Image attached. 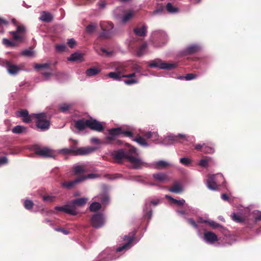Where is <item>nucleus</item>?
<instances>
[{
  "label": "nucleus",
  "instance_id": "obj_58",
  "mask_svg": "<svg viewBox=\"0 0 261 261\" xmlns=\"http://www.w3.org/2000/svg\"><path fill=\"white\" fill-rule=\"evenodd\" d=\"M73 169L76 174H80L84 172L83 168L80 165H75L73 167Z\"/></svg>",
  "mask_w": 261,
  "mask_h": 261
},
{
  "label": "nucleus",
  "instance_id": "obj_20",
  "mask_svg": "<svg viewBox=\"0 0 261 261\" xmlns=\"http://www.w3.org/2000/svg\"><path fill=\"white\" fill-rule=\"evenodd\" d=\"M82 181L83 178L78 177L75 179L69 182H62L61 183V186L64 189L69 190L73 188L76 185Z\"/></svg>",
  "mask_w": 261,
  "mask_h": 261
},
{
  "label": "nucleus",
  "instance_id": "obj_62",
  "mask_svg": "<svg viewBox=\"0 0 261 261\" xmlns=\"http://www.w3.org/2000/svg\"><path fill=\"white\" fill-rule=\"evenodd\" d=\"M8 163L9 160L6 156H3L0 158V167L6 165Z\"/></svg>",
  "mask_w": 261,
  "mask_h": 261
},
{
  "label": "nucleus",
  "instance_id": "obj_47",
  "mask_svg": "<svg viewBox=\"0 0 261 261\" xmlns=\"http://www.w3.org/2000/svg\"><path fill=\"white\" fill-rule=\"evenodd\" d=\"M106 176L111 180H116L119 178H123L124 179L127 180V177H124L123 175L120 173H115L113 176H110L109 174H107Z\"/></svg>",
  "mask_w": 261,
  "mask_h": 261
},
{
  "label": "nucleus",
  "instance_id": "obj_26",
  "mask_svg": "<svg viewBox=\"0 0 261 261\" xmlns=\"http://www.w3.org/2000/svg\"><path fill=\"white\" fill-rule=\"evenodd\" d=\"M152 176L155 181H159L160 182H164L168 179L167 175L163 172L154 173Z\"/></svg>",
  "mask_w": 261,
  "mask_h": 261
},
{
  "label": "nucleus",
  "instance_id": "obj_36",
  "mask_svg": "<svg viewBox=\"0 0 261 261\" xmlns=\"http://www.w3.org/2000/svg\"><path fill=\"white\" fill-rule=\"evenodd\" d=\"M55 210L58 211L63 212L65 214L70 215V212L69 208L68 202L62 206H56Z\"/></svg>",
  "mask_w": 261,
  "mask_h": 261
},
{
  "label": "nucleus",
  "instance_id": "obj_8",
  "mask_svg": "<svg viewBox=\"0 0 261 261\" xmlns=\"http://www.w3.org/2000/svg\"><path fill=\"white\" fill-rule=\"evenodd\" d=\"M140 162H141L140 163V169L144 167L151 169L160 170L166 167V166H172V165L171 163L163 160H160L149 163L144 162L142 159H141Z\"/></svg>",
  "mask_w": 261,
  "mask_h": 261
},
{
  "label": "nucleus",
  "instance_id": "obj_55",
  "mask_svg": "<svg viewBox=\"0 0 261 261\" xmlns=\"http://www.w3.org/2000/svg\"><path fill=\"white\" fill-rule=\"evenodd\" d=\"M20 55L23 56L31 57L34 55V52L32 50L26 49L25 50H22Z\"/></svg>",
  "mask_w": 261,
  "mask_h": 261
},
{
  "label": "nucleus",
  "instance_id": "obj_40",
  "mask_svg": "<svg viewBox=\"0 0 261 261\" xmlns=\"http://www.w3.org/2000/svg\"><path fill=\"white\" fill-rule=\"evenodd\" d=\"M179 163L182 165L188 167L192 166V161L186 156L180 158Z\"/></svg>",
  "mask_w": 261,
  "mask_h": 261
},
{
  "label": "nucleus",
  "instance_id": "obj_29",
  "mask_svg": "<svg viewBox=\"0 0 261 261\" xmlns=\"http://www.w3.org/2000/svg\"><path fill=\"white\" fill-rule=\"evenodd\" d=\"M165 197L170 201L172 203L175 204L177 206H182L186 202L185 200L184 199H176L169 195H166Z\"/></svg>",
  "mask_w": 261,
  "mask_h": 261
},
{
  "label": "nucleus",
  "instance_id": "obj_15",
  "mask_svg": "<svg viewBox=\"0 0 261 261\" xmlns=\"http://www.w3.org/2000/svg\"><path fill=\"white\" fill-rule=\"evenodd\" d=\"M0 65L5 67L8 72L12 75H16L20 70L17 65L13 64L8 61H1Z\"/></svg>",
  "mask_w": 261,
  "mask_h": 261
},
{
  "label": "nucleus",
  "instance_id": "obj_11",
  "mask_svg": "<svg viewBox=\"0 0 261 261\" xmlns=\"http://www.w3.org/2000/svg\"><path fill=\"white\" fill-rule=\"evenodd\" d=\"M34 150L35 154L42 158H55L56 154L55 150L47 147H42L38 145H35L34 147Z\"/></svg>",
  "mask_w": 261,
  "mask_h": 261
},
{
  "label": "nucleus",
  "instance_id": "obj_35",
  "mask_svg": "<svg viewBox=\"0 0 261 261\" xmlns=\"http://www.w3.org/2000/svg\"><path fill=\"white\" fill-rule=\"evenodd\" d=\"M50 65V62H47L43 64H35L34 65V68L36 71H39L40 69H49Z\"/></svg>",
  "mask_w": 261,
  "mask_h": 261
},
{
  "label": "nucleus",
  "instance_id": "obj_38",
  "mask_svg": "<svg viewBox=\"0 0 261 261\" xmlns=\"http://www.w3.org/2000/svg\"><path fill=\"white\" fill-rule=\"evenodd\" d=\"M73 200H74L75 203L77 204L80 207H82L87 203L88 200V198L87 197H83L75 198Z\"/></svg>",
  "mask_w": 261,
  "mask_h": 261
},
{
  "label": "nucleus",
  "instance_id": "obj_22",
  "mask_svg": "<svg viewBox=\"0 0 261 261\" xmlns=\"http://www.w3.org/2000/svg\"><path fill=\"white\" fill-rule=\"evenodd\" d=\"M74 126L79 132L84 130L88 127L87 119H80L74 121Z\"/></svg>",
  "mask_w": 261,
  "mask_h": 261
},
{
  "label": "nucleus",
  "instance_id": "obj_2",
  "mask_svg": "<svg viewBox=\"0 0 261 261\" xmlns=\"http://www.w3.org/2000/svg\"><path fill=\"white\" fill-rule=\"evenodd\" d=\"M111 155L114 162L117 164H122L123 161H128L134 169H140L141 158L137 153V149L133 146L129 148H120L114 150Z\"/></svg>",
  "mask_w": 261,
  "mask_h": 261
},
{
  "label": "nucleus",
  "instance_id": "obj_25",
  "mask_svg": "<svg viewBox=\"0 0 261 261\" xmlns=\"http://www.w3.org/2000/svg\"><path fill=\"white\" fill-rule=\"evenodd\" d=\"M203 223L208 224L214 229H218L220 231H226V228L221 224L212 220H203Z\"/></svg>",
  "mask_w": 261,
  "mask_h": 261
},
{
  "label": "nucleus",
  "instance_id": "obj_31",
  "mask_svg": "<svg viewBox=\"0 0 261 261\" xmlns=\"http://www.w3.org/2000/svg\"><path fill=\"white\" fill-rule=\"evenodd\" d=\"M169 191L176 194H179L184 191L183 187L178 183H175L173 187L169 189Z\"/></svg>",
  "mask_w": 261,
  "mask_h": 261
},
{
  "label": "nucleus",
  "instance_id": "obj_48",
  "mask_svg": "<svg viewBox=\"0 0 261 261\" xmlns=\"http://www.w3.org/2000/svg\"><path fill=\"white\" fill-rule=\"evenodd\" d=\"M231 217H232V219L234 221H235L236 222H238V223H245V221H244L243 218L241 217V216L240 214H239L238 213H233L232 214Z\"/></svg>",
  "mask_w": 261,
  "mask_h": 261
},
{
  "label": "nucleus",
  "instance_id": "obj_60",
  "mask_svg": "<svg viewBox=\"0 0 261 261\" xmlns=\"http://www.w3.org/2000/svg\"><path fill=\"white\" fill-rule=\"evenodd\" d=\"M123 82L127 85H132L138 83V81L133 78H127V79L124 80Z\"/></svg>",
  "mask_w": 261,
  "mask_h": 261
},
{
  "label": "nucleus",
  "instance_id": "obj_59",
  "mask_svg": "<svg viewBox=\"0 0 261 261\" xmlns=\"http://www.w3.org/2000/svg\"><path fill=\"white\" fill-rule=\"evenodd\" d=\"M98 177V175L95 173H89L87 175H82L80 178H83V181L86 179H93Z\"/></svg>",
  "mask_w": 261,
  "mask_h": 261
},
{
  "label": "nucleus",
  "instance_id": "obj_44",
  "mask_svg": "<svg viewBox=\"0 0 261 261\" xmlns=\"http://www.w3.org/2000/svg\"><path fill=\"white\" fill-rule=\"evenodd\" d=\"M212 158L207 156L206 159H203L199 161L198 165L202 168H207L208 166V162L211 160Z\"/></svg>",
  "mask_w": 261,
  "mask_h": 261
},
{
  "label": "nucleus",
  "instance_id": "obj_19",
  "mask_svg": "<svg viewBox=\"0 0 261 261\" xmlns=\"http://www.w3.org/2000/svg\"><path fill=\"white\" fill-rule=\"evenodd\" d=\"M203 240L206 244L208 245H213L218 240L217 236L212 231H205Z\"/></svg>",
  "mask_w": 261,
  "mask_h": 261
},
{
  "label": "nucleus",
  "instance_id": "obj_51",
  "mask_svg": "<svg viewBox=\"0 0 261 261\" xmlns=\"http://www.w3.org/2000/svg\"><path fill=\"white\" fill-rule=\"evenodd\" d=\"M28 115H29V111L27 109H22L16 113V116L20 118L26 117Z\"/></svg>",
  "mask_w": 261,
  "mask_h": 261
},
{
  "label": "nucleus",
  "instance_id": "obj_28",
  "mask_svg": "<svg viewBox=\"0 0 261 261\" xmlns=\"http://www.w3.org/2000/svg\"><path fill=\"white\" fill-rule=\"evenodd\" d=\"M83 54L75 52L72 54L69 57L67 58V60L69 61H83Z\"/></svg>",
  "mask_w": 261,
  "mask_h": 261
},
{
  "label": "nucleus",
  "instance_id": "obj_10",
  "mask_svg": "<svg viewBox=\"0 0 261 261\" xmlns=\"http://www.w3.org/2000/svg\"><path fill=\"white\" fill-rule=\"evenodd\" d=\"M259 221H261V211L254 210L250 214L248 218L245 220V225L247 228L252 229Z\"/></svg>",
  "mask_w": 261,
  "mask_h": 261
},
{
  "label": "nucleus",
  "instance_id": "obj_42",
  "mask_svg": "<svg viewBox=\"0 0 261 261\" xmlns=\"http://www.w3.org/2000/svg\"><path fill=\"white\" fill-rule=\"evenodd\" d=\"M142 176L141 175H134V176H130L127 177V180H131L137 182L141 183L145 185V184H147V182L141 179Z\"/></svg>",
  "mask_w": 261,
  "mask_h": 261
},
{
  "label": "nucleus",
  "instance_id": "obj_12",
  "mask_svg": "<svg viewBox=\"0 0 261 261\" xmlns=\"http://www.w3.org/2000/svg\"><path fill=\"white\" fill-rule=\"evenodd\" d=\"M92 226L95 229H99L105 225L106 220L103 214L96 213L94 214L90 219Z\"/></svg>",
  "mask_w": 261,
  "mask_h": 261
},
{
  "label": "nucleus",
  "instance_id": "obj_14",
  "mask_svg": "<svg viewBox=\"0 0 261 261\" xmlns=\"http://www.w3.org/2000/svg\"><path fill=\"white\" fill-rule=\"evenodd\" d=\"M201 49V45L199 43H192L186 46L181 53L184 56L190 55L200 51Z\"/></svg>",
  "mask_w": 261,
  "mask_h": 261
},
{
  "label": "nucleus",
  "instance_id": "obj_37",
  "mask_svg": "<svg viewBox=\"0 0 261 261\" xmlns=\"http://www.w3.org/2000/svg\"><path fill=\"white\" fill-rule=\"evenodd\" d=\"M147 46L146 43L142 44L136 51V55L138 57H141L143 56L145 53Z\"/></svg>",
  "mask_w": 261,
  "mask_h": 261
},
{
  "label": "nucleus",
  "instance_id": "obj_9",
  "mask_svg": "<svg viewBox=\"0 0 261 261\" xmlns=\"http://www.w3.org/2000/svg\"><path fill=\"white\" fill-rule=\"evenodd\" d=\"M148 67L150 68H157L160 69L172 70L177 67V64L163 62L160 59H156L150 61Z\"/></svg>",
  "mask_w": 261,
  "mask_h": 261
},
{
  "label": "nucleus",
  "instance_id": "obj_13",
  "mask_svg": "<svg viewBox=\"0 0 261 261\" xmlns=\"http://www.w3.org/2000/svg\"><path fill=\"white\" fill-rule=\"evenodd\" d=\"M101 188L102 192L95 196L94 198L99 200L102 204L107 205L109 204L110 201V196L108 194L110 187L107 185H103Z\"/></svg>",
  "mask_w": 261,
  "mask_h": 261
},
{
  "label": "nucleus",
  "instance_id": "obj_49",
  "mask_svg": "<svg viewBox=\"0 0 261 261\" xmlns=\"http://www.w3.org/2000/svg\"><path fill=\"white\" fill-rule=\"evenodd\" d=\"M165 13V9L162 7H159L151 12V15L152 16L161 15Z\"/></svg>",
  "mask_w": 261,
  "mask_h": 261
},
{
  "label": "nucleus",
  "instance_id": "obj_30",
  "mask_svg": "<svg viewBox=\"0 0 261 261\" xmlns=\"http://www.w3.org/2000/svg\"><path fill=\"white\" fill-rule=\"evenodd\" d=\"M100 69L97 67H93L88 69L86 71V75L87 77H91L96 75L100 72Z\"/></svg>",
  "mask_w": 261,
  "mask_h": 261
},
{
  "label": "nucleus",
  "instance_id": "obj_21",
  "mask_svg": "<svg viewBox=\"0 0 261 261\" xmlns=\"http://www.w3.org/2000/svg\"><path fill=\"white\" fill-rule=\"evenodd\" d=\"M69 208L70 212V215L75 216L77 215L79 213V208H80L77 204L75 203L73 199L68 202Z\"/></svg>",
  "mask_w": 261,
  "mask_h": 261
},
{
  "label": "nucleus",
  "instance_id": "obj_7",
  "mask_svg": "<svg viewBox=\"0 0 261 261\" xmlns=\"http://www.w3.org/2000/svg\"><path fill=\"white\" fill-rule=\"evenodd\" d=\"M100 26L102 32L99 34L98 37L102 39L110 38L113 33V23L110 21L103 22L100 23Z\"/></svg>",
  "mask_w": 261,
  "mask_h": 261
},
{
  "label": "nucleus",
  "instance_id": "obj_50",
  "mask_svg": "<svg viewBox=\"0 0 261 261\" xmlns=\"http://www.w3.org/2000/svg\"><path fill=\"white\" fill-rule=\"evenodd\" d=\"M39 212L41 215L43 216H47L49 214V212L48 211L46 210L42 205H39L38 206V210H34L33 211V212L36 213V212Z\"/></svg>",
  "mask_w": 261,
  "mask_h": 261
},
{
  "label": "nucleus",
  "instance_id": "obj_23",
  "mask_svg": "<svg viewBox=\"0 0 261 261\" xmlns=\"http://www.w3.org/2000/svg\"><path fill=\"white\" fill-rule=\"evenodd\" d=\"M152 216V210L151 207H149V203L144 204L143 208V217L148 219L147 224L149 223L150 220L151 219Z\"/></svg>",
  "mask_w": 261,
  "mask_h": 261
},
{
  "label": "nucleus",
  "instance_id": "obj_56",
  "mask_svg": "<svg viewBox=\"0 0 261 261\" xmlns=\"http://www.w3.org/2000/svg\"><path fill=\"white\" fill-rule=\"evenodd\" d=\"M202 152L205 153L212 154L215 152V149L213 147L208 146L205 144Z\"/></svg>",
  "mask_w": 261,
  "mask_h": 261
},
{
  "label": "nucleus",
  "instance_id": "obj_64",
  "mask_svg": "<svg viewBox=\"0 0 261 261\" xmlns=\"http://www.w3.org/2000/svg\"><path fill=\"white\" fill-rule=\"evenodd\" d=\"M196 75L193 73H188L185 76V80L186 81H191L195 79L196 77Z\"/></svg>",
  "mask_w": 261,
  "mask_h": 261
},
{
  "label": "nucleus",
  "instance_id": "obj_63",
  "mask_svg": "<svg viewBox=\"0 0 261 261\" xmlns=\"http://www.w3.org/2000/svg\"><path fill=\"white\" fill-rule=\"evenodd\" d=\"M33 114V113H32L31 114H29L26 117H22V121L25 123H30L32 120V117H34Z\"/></svg>",
  "mask_w": 261,
  "mask_h": 261
},
{
  "label": "nucleus",
  "instance_id": "obj_33",
  "mask_svg": "<svg viewBox=\"0 0 261 261\" xmlns=\"http://www.w3.org/2000/svg\"><path fill=\"white\" fill-rule=\"evenodd\" d=\"M39 19L43 21L50 22L53 20V17L49 13L43 11Z\"/></svg>",
  "mask_w": 261,
  "mask_h": 261
},
{
  "label": "nucleus",
  "instance_id": "obj_34",
  "mask_svg": "<svg viewBox=\"0 0 261 261\" xmlns=\"http://www.w3.org/2000/svg\"><path fill=\"white\" fill-rule=\"evenodd\" d=\"M101 208V204L98 202L94 201L91 203L89 207L90 211L92 212H97Z\"/></svg>",
  "mask_w": 261,
  "mask_h": 261
},
{
  "label": "nucleus",
  "instance_id": "obj_53",
  "mask_svg": "<svg viewBox=\"0 0 261 261\" xmlns=\"http://www.w3.org/2000/svg\"><path fill=\"white\" fill-rule=\"evenodd\" d=\"M9 24V22L1 17H0V33H3L4 30L3 29L4 26H7Z\"/></svg>",
  "mask_w": 261,
  "mask_h": 261
},
{
  "label": "nucleus",
  "instance_id": "obj_52",
  "mask_svg": "<svg viewBox=\"0 0 261 261\" xmlns=\"http://www.w3.org/2000/svg\"><path fill=\"white\" fill-rule=\"evenodd\" d=\"M96 24L93 23L88 25L86 28V32L90 34L93 33L96 30Z\"/></svg>",
  "mask_w": 261,
  "mask_h": 261
},
{
  "label": "nucleus",
  "instance_id": "obj_3",
  "mask_svg": "<svg viewBox=\"0 0 261 261\" xmlns=\"http://www.w3.org/2000/svg\"><path fill=\"white\" fill-rule=\"evenodd\" d=\"M168 41L167 33L162 30H156L151 33L150 41L154 48H160L165 45Z\"/></svg>",
  "mask_w": 261,
  "mask_h": 261
},
{
  "label": "nucleus",
  "instance_id": "obj_18",
  "mask_svg": "<svg viewBox=\"0 0 261 261\" xmlns=\"http://www.w3.org/2000/svg\"><path fill=\"white\" fill-rule=\"evenodd\" d=\"M88 127L98 132H102L104 127L102 123L95 119H87Z\"/></svg>",
  "mask_w": 261,
  "mask_h": 261
},
{
  "label": "nucleus",
  "instance_id": "obj_54",
  "mask_svg": "<svg viewBox=\"0 0 261 261\" xmlns=\"http://www.w3.org/2000/svg\"><path fill=\"white\" fill-rule=\"evenodd\" d=\"M160 202V199H147L145 201V204H147L149 203V207H151V205H153L154 206L158 205Z\"/></svg>",
  "mask_w": 261,
  "mask_h": 261
},
{
  "label": "nucleus",
  "instance_id": "obj_46",
  "mask_svg": "<svg viewBox=\"0 0 261 261\" xmlns=\"http://www.w3.org/2000/svg\"><path fill=\"white\" fill-rule=\"evenodd\" d=\"M59 109L63 113H67L70 108L72 107V105L70 103H64L59 106Z\"/></svg>",
  "mask_w": 261,
  "mask_h": 261
},
{
  "label": "nucleus",
  "instance_id": "obj_41",
  "mask_svg": "<svg viewBox=\"0 0 261 261\" xmlns=\"http://www.w3.org/2000/svg\"><path fill=\"white\" fill-rule=\"evenodd\" d=\"M22 200L23 201L24 207L28 211L32 210L33 207L34 205L33 201L28 198Z\"/></svg>",
  "mask_w": 261,
  "mask_h": 261
},
{
  "label": "nucleus",
  "instance_id": "obj_4",
  "mask_svg": "<svg viewBox=\"0 0 261 261\" xmlns=\"http://www.w3.org/2000/svg\"><path fill=\"white\" fill-rule=\"evenodd\" d=\"M96 150L94 147H85L77 148L75 146H71L70 148H65L58 150L57 153L64 154H73L74 155H88Z\"/></svg>",
  "mask_w": 261,
  "mask_h": 261
},
{
  "label": "nucleus",
  "instance_id": "obj_27",
  "mask_svg": "<svg viewBox=\"0 0 261 261\" xmlns=\"http://www.w3.org/2000/svg\"><path fill=\"white\" fill-rule=\"evenodd\" d=\"M147 27L145 24L141 28H137L134 30V33L138 36L144 37L146 35Z\"/></svg>",
  "mask_w": 261,
  "mask_h": 261
},
{
  "label": "nucleus",
  "instance_id": "obj_39",
  "mask_svg": "<svg viewBox=\"0 0 261 261\" xmlns=\"http://www.w3.org/2000/svg\"><path fill=\"white\" fill-rule=\"evenodd\" d=\"M27 127L20 125H17L12 128V132L14 134H20L26 132Z\"/></svg>",
  "mask_w": 261,
  "mask_h": 261
},
{
  "label": "nucleus",
  "instance_id": "obj_43",
  "mask_svg": "<svg viewBox=\"0 0 261 261\" xmlns=\"http://www.w3.org/2000/svg\"><path fill=\"white\" fill-rule=\"evenodd\" d=\"M134 13L132 11H129L124 14L121 18V22L122 23H126L133 16Z\"/></svg>",
  "mask_w": 261,
  "mask_h": 261
},
{
  "label": "nucleus",
  "instance_id": "obj_16",
  "mask_svg": "<svg viewBox=\"0 0 261 261\" xmlns=\"http://www.w3.org/2000/svg\"><path fill=\"white\" fill-rule=\"evenodd\" d=\"M220 176L222 178H223V176L222 174H212L210 175L205 182L206 186L207 188L211 190L214 191H218L219 189L218 186L216 183V177L217 176Z\"/></svg>",
  "mask_w": 261,
  "mask_h": 261
},
{
  "label": "nucleus",
  "instance_id": "obj_24",
  "mask_svg": "<svg viewBox=\"0 0 261 261\" xmlns=\"http://www.w3.org/2000/svg\"><path fill=\"white\" fill-rule=\"evenodd\" d=\"M128 138L131 139L132 141L137 142L139 145L143 147L147 148L150 146L149 144L148 143L145 139L141 136H139L137 138H134V134L133 133V137Z\"/></svg>",
  "mask_w": 261,
  "mask_h": 261
},
{
  "label": "nucleus",
  "instance_id": "obj_45",
  "mask_svg": "<svg viewBox=\"0 0 261 261\" xmlns=\"http://www.w3.org/2000/svg\"><path fill=\"white\" fill-rule=\"evenodd\" d=\"M167 11L171 14H175L178 12V9L174 7L171 3H168L166 5Z\"/></svg>",
  "mask_w": 261,
  "mask_h": 261
},
{
  "label": "nucleus",
  "instance_id": "obj_61",
  "mask_svg": "<svg viewBox=\"0 0 261 261\" xmlns=\"http://www.w3.org/2000/svg\"><path fill=\"white\" fill-rule=\"evenodd\" d=\"M66 46L64 44H57L55 46V50L57 52L61 53L65 50Z\"/></svg>",
  "mask_w": 261,
  "mask_h": 261
},
{
  "label": "nucleus",
  "instance_id": "obj_6",
  "mask_svg": "<svg viewBox=\"0 0 261 261\" xmlns=\"http://www.w3.org/2000/svg\"><path fill=\"white\" fill-rule=\"evenodd\" d=\"M36 119V126L41 132L48 130L50 126V122L47 119V114L45 112L33 113Z\"/></svg>",
  "mask_w": 261,
  "mask_h": 261
},
{
  "label": "nucleus",
  "instance_id": "obj_57",
  "mask_svg": "<svg viewBox=\"0 0 261 261\" xmlns=\"http://www.w3.org/2000/svg\"><path fill=\"white\" fill-rule=\"evenodd\" d=\"M184 219H186L188 223L192 225L194 228L197 229H198V225L193 218H188L186 216H184Z\"/></svg>",
  "mask_w": 261,
  "mask_h": 261
},
{
  "label": "nucleus",
  "instance_id": "obj_1",
  "mask_svg": "<svg viewBox=\"0 0 261 261\" xmlns=\"http://www.w3.org/2000/svg\"><path fill=\"white\" fill-rule=\"evenodd\" d=\"M136 234V231L134 230L124 236L122 239L123 241H127L126 243L116 248L105 249L98 255L95 261H112L119 258L122 254L138 242L139 240L134 242Z\"/></svg>",
  "mask_w": 261,
  "mask_h": 261
},
{
  "label": "nucleus",
  "instance_id": "obj_5",
  "mask_svg": "<svg viewBox=\"0 0 261 261\" xmlns=\"http://www.w3.org/2000/svg\"><path fill=\"white\" fill-rule=\"evenodd\" d=\"M108 134L105 139L107 144H111L117 137L123 135L126 137H132L133 132L127 129H123L121 127H117L109 129Z\"/></svg>",
  "mask_w": 261,
  "mask_h": 261
},
{
  "label": "nucleus",
  "instance_id": "obj_17",
  "mask_svg": "<svg viewBox=\"0 0 261 261\" xmlns=\"http://www.w3.org/2000/svg\"><path fill=\"white\" fill-rule=\"evenodd\" d=\"M189 136L183 134H178L177 135L170 134L166 137L164 140L158 143L161 145L168 146L169 144L165 142L167 139L176 142H177L179 139H184V140L188 141L189 140Z\"/></svg>",
  "mask_w": 261,
  "mask_h": 261
},
{
  "label": "nucleus",
  "instance_id": "obj_32",
  "mask_svg": "<svg viewBox=\"0 0 261 261\" xmlns=\"http://www.w3.org/2000/svg\"><path fill=\"white\" fill-rule=\"evenodd\" d=\"M121 72L119 71H115V72H110L108 73V76L115 81H120L122 80V78H123L122 76Z\"/></svg>",
  "mask_w": 261,
  "mask_h": 261
}]
</instances>
